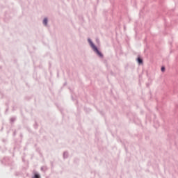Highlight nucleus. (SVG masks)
Returning <instances> with one entry per match:
<instances>
[{
    "instance_id": "20e7f679",
    "label": "nucleus",
    "mask_w": 178,
    "mask_h": 178,
    "mask_svg": "<svg viewBox=\"0 0 178 178\" xmlns=\"http://www.w3.org/2000/svg\"><path fill=\"white\" fill-rule=\"evenodd\" d=\"M161 72H165V67H161Z\"/></svg>"
},
{
    "instance_id": "7ed1b4c3",
    "label": "nucleus",
    "mask_w": 178,
    "mask_h": 178,
    "mask_svg": "<svg viewBox=\"0 0 178 178\" xmlns=\"http://www.w3.org/2000/svg\"><path fill=\"white\" fill-rule=\"evenodd\" d=\"M138 63H143V60L140 58H138Z\"/></svg>"
},
{
    "instance_id": "f257e3e1",
    "label": "nucleus",
    "mask_w": 178,
    "mask_h": 178,
    "mask_svg": "<svg viewBox=\"0 0 178 178\" xmlns=\"http://www.w3.org/2000/svg\"><path fill=\"white\" fill-rule=\"evenodd\" d=\"M88 42L90 43L91 47L92 48L93 51H95V52H96V54H97V55H99V56H100L101 58H102L103 55L102 53H100L98 51V49L97 48V47L95 46L94 43H92L91 42V40L88 39Z\"/></svg>"
},
{
    "instance_id": "f03ea898",
    "label": "nucleus",
    "mask_w": 178,
    "mask_h": 178,
    "mask_svg": "<svg viewBox=\"0 0 178 178\" xmlns=\"http://www.w3.org/2000/svg\"><path fill=\"white\" fill-rule=\"evenodd\" d=\"M43 24H44V26H47V24H48V19L47 18L44 19Z\"/></svg>"
},
{
    "instance_id": "39448f33",
    "label": "nucleus",
    "mask_w": 178,
    "mask_h": 178,
    "mask_svg": "<svg viewBox=\"0 0 178 178\" xmlns=\"http://www.w3.org/2000/svg\"><path fill=\"white\" fill-rule=\"evenodd\" d=\"M35 178H40V175H35Z\"/></svg>"
}]
</instances>
